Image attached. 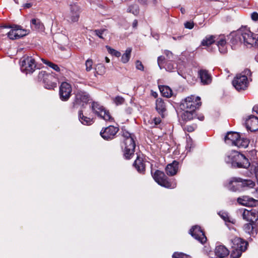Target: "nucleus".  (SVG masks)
I'll return each instance as SVG.
<instances>
[{"instance_id": "nucleus-4", "label": "nucleus", "mask_w": 258, "mask_h": 258, "mask_svg": "<svg viewBox=\"0 0 258 258\" xmlns=\"http://www.w3.org/2000/svg\"><path fill=\"white\" fill-rule=\"evenodd\" d=\"M153 177L155 181L162 186L168 188H174L176 187L175 180H168L164 173L161 171L156 170L153 174Z\"/></svg>"}, {"instance_id": "nucleus-20", "label": "nucleus", "mask_w": 258, "mask_h": 258, "mask_svg": "<svg viewBox=\"0 0 258 258\" xmlns=\"http://www.w3.org/2000/svg\"><path fill=\"white\" fill-rule=\"evenodd\" d=\"M237 202L244 206L255 207L257 204V201L247 196H243L237 199Z\"/></svg>"}, {"instance_id": "nucleus-13", "label": "nucleus", "mask_w": 258, "mask_h": 258, "mask_svg": "<svg viewBox=\"0 0 258 258\" xmlns=\"http://www.w3.org/2000/svg\"><path fill=\"white\" fill-rule=\"evenodd\" d=\"M191 235L200 243L204 244L207 241V237L199 226H193L189 231Z\"/></svg>"}, {"instance_id": "nucleus-58", "label": "nucleus", "mask_w": 258, "mask_h": 258, "mask_svg": "<svg viewBox=\"0 0 258 258\" xmlns=\"http://www.w3.org/2000/svg\"><path fill=\"white\" fill-rule=\"evenodd\" d=\"M139 10L138 7L136 6L135 7V10L133 11V13L134 15H136L139 13Z\"/></svg>"}, {"instance_id": "nucleus-15", "label": "nucleus", "mask_w": 258, "mask_h": 258, "mask_svg": "<svg viewBox=\"0 0 258 258\" xmlns=\"http://www.w3.org/2000/svg\"><path fill=\"white\" fill-rule=\"evenodd\" d=\"M118 131V127H115L113 125H109V126L105 128L103 131L102 130L100 132V134L104 139L109 140L113 139Z\"/></svg>"}, {"instance_id": "nucleus-16", "label": "nucleus", "mask_w": 258, "mask_h": 258, "mask_svg": "<svg viewBox=\"0 0 258 258\" xmlns=\"http://www.w3.org/2000/svg\"><path fill=\"white\" fill-rule=\"evenodd\" d=\"M128 138L129 133L127 131H122L120 146L123 152V156L126 159L129 158V149H128Z\"/></svg>"}, {"instance_id": "nucleus-28", "label": "nucleus", "mask_w": 258, "mask_h": 258, "mask_svg": "<svg viewBox=\"0 0 258 258\" xmlns=\"http://www.w3.org/2000/svg\"><path fill=\"white\" fill-rule=\"evenodd\" d=\"M217 40V45L220 52L223 54L227 52V43L225 37L220 36Z\"/></svg>"}, {"instance_id": "nucleus-63", "label": "nucleus", "mask_w": 258, "mask_h": 258, "mask_svg": "<svg viewBox=\"0 0 258 258\" xmlns=\"http://www.w3.org/2000/svg\"><path fill=\"white\" fill-rule=\"evenodd\" d=\"M199 119L200 120H203L204 119V116H201L200 117H199Z\"/></svg>"}, {"instance_id": "nucleus-21", "label": "nucleus", "mask_w": 258, "mask_h": 258, "mask_svg": "<svg viewBox=\"0 0 258 258\" xmlns=\"http://www.w3.org/2000/svg\"><path fill=\"white\" fill-rule=\"evenodd\" d=\"M198 76L200 78L201 83L204 85H208L212 82V77L208 71L206 70H201L198 72Z\"/></svg>"}, {"instance_id": "nucleus-22", "label": "nucleus", "mask_w": 258, "mask_h": 258, "mask_svg": "<svg viewBox=\"0 0 258 258\" xmlns=\"http://www.w3.org/2000/svg\"><path fill=\"white\" fill-rule=\"evenodd\" d=\"M244 231L253 237L257 234L258 227L256 223H249L245 224L243 226Z\"/></svg>"}, {"instance_id": "nucleus-43", "label": "nucleus", "mask_w": 258, "mask_h": 258, "mask_svg": "<svg viewBox=\"0 0 258 258\" xmlns=\"http://www.w3.org/2000/svg\"><path fill=\"white\" fill-rule=\"evenodd\" d=\"M130 146L133 147V150L134 151V150L136 148V139L134 135L130 134Z\"/></svg>"}, {"instance_id": "nucleus-35", "label": "nucleus", "mask_w": 258, "mask_h": 258, "mask_svg": "<svg viewBox=\"0 0 258 258\" xmlns=\"http://www.w3.org/2000/svg\"><path fill=\"white\" fill-rule=\"evenodd\" d=\"M183 111L181 117L184 120H188L192 119L194 117V114L195 111H191L190 110H182Z\"/></svg>"}, {"instance_id": "nucleus-17", "label": "nucleus", "mask_w": 258, "mask_h": 258, "mask_svg": "<svg viewBox=\"0 0 258 258\" xmlns=\"http://www.w3.org/2000/svg\"><path fill=\"white\" fill-rule=\"evenodd\" d=\"M242 178L240 177H232L226 185L227 188L233 191L241 190V183Z\"/></svg>"}, {"instance_id": "nucleus-44", "label": "nucleus", "mask_w": 258, "mask_h": 258, "mask_svg": "<svg viewBox=\"0 0 258 258\" xmlns=\"http://www.w3.org/2000/svg\"><path fill=\"white\" fill-rule=\"evenodd\" d=\"M173 258H189V256L182 252H174L172 255Z\"/></svg>"}, {"instance_id": "nucleus-39", "label": "nucleus", "mask_w": 258, "mask_h": 258, "mask_svg": "<svg viewBox=\"0 0 258 258\" xmlns=\"http://www.w3.org/2000/svg\"><path fill=\"white\" fill-rule=\"evenodd\" d=\"M194 147V145L192 139L188 135L186 136V145L185 147L187 152H190L192 148Z\"/></svg>"}, {"instance_id": "nucleus-2", "label": "nucleus", "mask_w": 258, "mask_h": 258, "mask_svg": "<svg viewBox=\"0 0 258 258\" xmlns=\"http://www.w3.org/2000/svg\"><path fill=\"white\" fill-rule=\"evenodd\" d=\"M225 161L232 166L238 168H247L250 166V162L244 155L235 151H232L226 154Z\"/></svg>"}, {"instance_id": "nucleus-7", "label": "nucleus", "mask_w": 258, "mask_h": 258, "mask_svg": "<svg viewBox=\"0 0 258 258\" xmlns=\"http://www.w3.org/2000/svg\"><path fill=\"white\" fill-rule=\"evenodd\" d=\"M92 111L99 117L106 121L112 122L113 118L111 117L109 112L106 110L102 105L96 102L92 103Z\"/></svg>"}, {"instance_id": "nucleus-18", "label": "nucleus", "mask_w": 258, "mask_h": 258, "mask_svg": "<svg viewBox=\"0 0 258 258\" xmlns=\"http://www.w3.org/2000/svg\"><path fill=\"white\" fill-rule=\"evenodd\" d=\"M245 125L247 130L255 132L258 130V117L254 115H249L245 120Z\"/></svg>"}, {"instance_id": "nucleus-62", "label": "nucleus", "mask_w": 258, "mask_h": 258, "mask_svg": "<svg viewBox=\"0 0 258 258\" xmlns=\"http://www.w3.org/2000/svg\"><path fill=\"white\" fill-rule=\"evenodd\" d=\"M105 61H106L107 63H108V62H109V61H110V59H109L107 57H105Z\"/></svg>"}, {"instance_id": "nucleus-27", "label": "nucleus", "mask_w": 258, "mask_h": 258, "mask_svg": "<svg viewBox=\"0 0 258 258\" xmlns=\"http://www.w3.org/2000/svg\"><path fill=\"white\" fill-rule=\"evenodd\" d=\"M229 253L228 249L223 245L217 246L215 249V255L219 257H225Z\"/></svg>"}, {"instance_id": "nucleus-48", "label": "nucleus", "mask_w": 258, "mask_h": 258, "mask_svg": "<svg viewBox=\"0 0 258 258\" xmlns=\"http://www.w3.org/2000/svg\"><path fill=\"white\" fill-rule=\"evenodd\" d=\"M164 53L166 55L167 59H168L169 61H171L173 58V53L172 52L167 50H165Z\"/></svg>"}, {"instance_id": "nucleus-24", "label": "nucleus", "mask_w": 258, "mask_h": 258, "mask_svg": "<svg viewBox=\"0 0 258 258\" xmlns=\"http://www.w3.org/2000/svg\"><path fill=\"white\" fill-rule=\"evenodd\" d=\"M133 167L140 173H143L145 170V165L142 158L137 156L136 159L134 161Z\"/></svg>"}, {"instance_id": "nucleus-9", "label": "nucleus", "mask_w": 258, "mask_h": 258, "mask_svg": "<svg viewBox=\"0 0 258 258\" xmlns=\"http://www.w3.org/2000/svg\"><path fill=\"white\" fill-rule=\"evenodd\" d=\"M237 213L241 214L243 219L250 223H255L258 220V211L255 209H241L237 211Z\"/></svg>"}, {"instance_id": "nucleus-36", "label": "nucleus", "mask_w": 258, "mask_h": 258, "mask_svg": "<svg viewBox=\"0 0 258 258\" xmlns=\"http://www.w3.org/2000/svg\"><path fill=\"white\" fill-rule=\"evenodd\" d=\"M95 74L98 75H103L106 72V68L105 66L101 64H97L95 68Z\"/></svg>"}, {"instance_id": "nucleus-32", "label": "nucleus", "mask_w": 258, "mask_h": 258, "mask_svg": "<svg viewBox=\"0 0 258 258\" xmlns=\"http://www.w3.org/2000/svg\"><path fill=\"white\" fill-rule=\"evenodd\" d=\"M160 91L162 95L167 98L172 95V90L167 86H159Z\"/></svg>"}, {"instance_id": "nucleus-51", "label": "nucleus", "mask_w": 258, "mask_h": 258, "mask_svg": "<svg viewBox=\"0 0 258 258\" xmlns=\"http://www.w3.org/2000/svg\"><path fill=\"white\" fill-rule=\"evenodd\" d=\"M194 23L193 22L191 21H188L184 23V27L186 28L191 29L194 28Z\"/></svg>"}, {"instance_id": "nucleus-37", "label": "nucleus", "mask_w": 258, "mask_h": 258, "mask_svg": "<svg viewBox=\"0 0 258 258\" xmlns=\"http://www.w3.org/2000/svg\"><path fill=\"white\" fill-rule=\"evenodd\" d=\"M42 61H43V62L44 63L46 64L47 66H48V67H49L50 68H51V69L54 70V71H55L57 72H59L60 71V69L58 65H57L55 63H53V62H50L48 60L43 59V58H42Z\"/></svg>"}, {"instance_id": "nucleus-26", "label": "nucleus", "mask_w": 258, "mask_h": 258, "mask_svg": "<svg viewBox=\"0 0 258 258\" xmlns=\"http://www.w3.org/2000/svg\"><path fill=\"white\" fill-rule=\"evenodd\" d=\"M156 109L158 112L161 115L162 117H164V112L166 111V105L163 100L158 98L156 102Z\"/></svg>"}, {"instance_id": "nucleus-64", "label": "nucleus", "mask_w": 258, "mask_h": 258, "mask_svg": "<svg viewBox=\"0 0 258 258\" xmlns=\"http://www.w3.org/2000/svg\"><path fill=\"white\" fill-rule=\"evenodd\" d=\"M255 59L258 62V54L255 56Z\"/></svg>"}, {"instance_id": "nucleus-50", "label": "nucleus", "mask_w": 258, "mask_h": 258, "mask_svg": "<svg viewBox=\"0 0 258 258\" xmlns=\"http://www.w3.org/2000/svg\"><path fill=\"white\" fill-rule=\"evenodd\" d=\"M165 59V57L163 56H160L158 57V60H157L159 68H160V69H162V65Z\"/></svg>"}, {"instance_id": "nucleus-53", "label": "nucleus", "mask_w": 258, "mask_h": 258, "mask_svg": "<svg viewBox=\"0 0 258 258\" xmlns=\"http://www.w3.org/2000/svg\"><path fill=\"white\" fill-rule=\"evenodd\" d=\"M185 129L188 132H193L195 130V127L193 126H189L187 125Z\"/></svg>"}, {"instance_id": "nucleus-45", "label": "nucleus", "mask_w": 258, "mask_h": 258, "mask_svg": "<svg viewBox=\"0 0 258 258\" xmlns=\"http://www.w3.org/2000/svg\"><path fill=\"white\" fill-rule=\"evenodd\" d=\"M166 70L169 72L173 71L175 68V64L172 62H167L165 67Z\"/></svg>"}, {"instance_id": "nucleus-19", "label": "nucleus", "mask_w": 258, "mask_h": 258, "mask_svg": "<svg viewBox=\"0 0 258 258\" xmlns=\"http://www.w3.org/2000/svg\"><path fill=\"white\" fill-rule=\"evenodd\" d=\"M81 10L80 7L74 4L70 5V12L69 15L70 20L72 22H76L79 20Z\"/></svg>"}, {"instance_id": "nucleus-52", "label": "nucleus", "mask_w": 258, "mask_h": 258, "mask_svg": "<svg viewBox=\"0 0 258 258\" xmlns=\"http://www.w3.org/2000/svg\"><path fill=\"white\" fill-rule=\"evenodd\" d=\"M251 18L252 20L256 21L258 20V13L256 12H253L251 14Z\"/></svg>"}, {"instance_id": "nucleus-40", "label": "nucleus", "mask_w": 258, "mask_h": 258, "mask_svg": "<svg viewBox=\"0 0 258 258\" xmlns=\"http://www.w3.org/2000/svg\"><path fill=\"white\" fill-rule=\"evenodd\" d=\"M93 61L92 59L88 58L85 62V65L86 71L87 72H90L93 69Z\"/></svg>"}, {"instance_id": "nucleus-3", "label": "nucleus", "mask_w": 258, "mask_h": 258, "mask_svg": "<svg viewBox=\"0 0 258 258\" xmlns=\"http://www.w3.org/2000/svg\"><path fill=\"white\" fill-rule=\"evenodd\" d=\"M248 242L239 237L231 240V258H239L247 247Z\"/></svg>"}, {"instance_id": "nucleus-11", "label": "nucleus", "mask_w": 258, "mask_h": 258, "mask_svg": "<svg viewBox=\"0 0 258 258\" xmlns=\"http://www.w3.org/2000/svg\"><path fill=\"white\" fill-rule=\"evenodd\" d=\"M89 101V95L85 92L78 90L75 94V99L73 102V107L78 108L80 106L83 105Z\"/></svg>"}, {"instance_id": "nucleus-29", "label": "nucleus", "mask_w": 258, "mask_h": 258, "mask_svg": "<svg viewBox=\"0 0 258 258\" xmlns=\"http://www.w3.org/2000/svg\"><path fill=\"white\" fill-rule=\"evenodd\" d=\"M241 185V190H243L253 188L255 186V184L253 181L250 179H242Z\"/></svg>"}, {"instance_id": "nucleus-49", "label": "nucleus", "mask_w": 258, "mask_h": 258, "mask_svg": "<svg viewBox=\"0 0 258 258\" xmlns=\"http://www.w3.org/2000/svg\"><path fill=\"white\" fill-rule=\"evenodd\" d=\"M135 64L136 68L137 70L142 71H144V67L141 61L140 60H137Z\"/></svg>"}, {"instance_id": "nucleus-41", "label": "nucleus", "mask_w": 258, "mask_h": 258, "mask_svg": "<svg viewBox=\"0 0 258 258\" xmlns=\"http://www.w3.org/2000/svg\"><path fill=\"white\" fill-rule=\"evenodd\" d=\"M219 216L225 221L233 223V220H231L230 218L229 217L228 214L226 212H220L219 213Z\"/></svg>"}, {"instance_id": "nucleus-42", "label": "nucleus", "mask_w": 258, "mask_h": 258, "mask_svg": "<svg viewBox=\"0 0 258 258\" xmlns=\"http://www.w3.org/2000/svg\"><path fill=\"white\" fill-rule=\"evenodd\" d=\"M106 31L105 29H97L92 31V33L101 39H103V34Z\"/></svg>"}, {"instance_id": "nucleus-34", "label": "nucleus", "mask_w": 258, "mask_h": 258, "mask_svg": "<svg viewBox=\"0 0 258 258\" xmlns=\"http://www.w3.org/2000/svg\"><path fill=\"white\" fill-rule=\"evenodd\" d=\"M216 36L214 35H207L202 41L201 44L203 46H209L215 41Z\"/></svg>"}, {"instance_id": "nucleus-1", "label": "nucleus", "mask_w": 258, "mask_h": 258, "mask_svg": "<svg viewBox=\"0 0 258 258\" xmlns=\"http://www.w3.org/2000/svg\"><path fill=\"white\" fill-rule=\"evenodd\" d=\"M232 36L231 41L233 44L240 43L247 47L258 46V35L253 33L246 26L241 27Z\"/></svg>"}, {"instance_id": "nucleus-12", "label": "nucleus", "mask_w": 258, "mask_h": 258, "mask_svg": "<svg viewBox=\"0 0 258 258\" xmlns=\"http://www.w3.org/2000/svg\"><path fill=\"white\" fill-rule=\"evenodd\" d=\"M9 27L11 28V29L8 32L7 35L10 39H18L26 35L27 34V31L22 29L20 26L15 25L14 26Z\"/></svg>"}, {"instance_id": "nucleus-25", "label": "nucleus", "mask_w": 258, "mask_h": 258, "mask_svg": "<svg viewBox=\"0 0 258 258\" xmlns=\"http://www.w3.org/2000/svg\"><path fill=\"white\" fill-rule=\"evenodd\" d=\"M178 168V162L176 161L167 165L165 170L167 175L173 176L176 174Z\"/></svg>"}, {"instance_id": "nucleus-59", "label": "nucleus", "mask_w": 258, "mask_h": 258, "mask_svg": "<svg viewBox=\"0 0 258 258\" xmlns=\"http://www.w3.org/2000/svg\"><path fill=\"white\" fill-rule=\"evenodd\" d=\"M32 4L31 3H26L23 5L24 8H30L32 7Z\"/></svg>"}, {"instance_id": "nucleus-6", "label": "nucleus", "mask_w": 258, "mask_h": 258, "mask_svg": "<svg viewBox=\"0 0 258 258\" xmlns=\"http://www.w3.org/2000/svg\"><path fill=\"white\" fill-rule=\"evenodd\" d=\"M201 105V98L194 95L187 97L180 105L182 110H190L195 111Z\"/></svg>"}, {"instance_id": "nucleus-54", "label": "nucleus", "mask_w": 258, "mask_h": 258, "mask_svg": "<svg viewBox=\"0 0 258 258\" xmlns=\"http://www.w3.org/2000/svg\"><path fill=\"white\" fill-rule=\"evenodd\" d=\"M161 121V119L159 117H155L154 119V122L155 125H158L160 124Z\"/></svg>"}, {"instance_id": "nucleus-30", "label": "nucleus", "mask_w": 258, "mask_h": 258, "mask_svg": "<svg viewBox=\"0 0 258 258\" xmlns=\"http://www.w3.org/2000/svg\"><path fill=\"white\" fill-rule=\"evenodd\" d=\"M248 144L249 140L248 139L244 138H241L240 136H239L233 146H236L238 148H245L248 146Z\"/></svg>"}, {"instance_id": "nucleus-31", "label": "nucleus", "mask_w": 258, "mask_h": 258, "mask_svg": "<svg viewBox=\"0 0 258 258\" xmlns=\"http://www.w3.org/2000/svg\"><path fill=\"white\" fill-rule=\"evenodd\" d=\"M31 27L32 29L35 30H42L44 29L43 24L38 19H32Z\"/></svg>"}, {"instance_id": "nucleus-46", "label": "nucleus", "mask_w": 258, "mask_h": 258, "mask_svg": "<svg viewBox=\"0 0 258 258\" xmlns=\"http://www.w3.org/2000/svg\"><path fill=\"white\" fill-rule=\"evenodd\" d=\"M106 48L108 51V52L116 57H119L120 56L121 54L119 51L115 50V49L111 48L110 47L107 46Z\"/></svg>"}, {"instance_id": "nucleus-23", "label": "nucleus", "mask_w": 258, "mask_h": 258, "mask_svg": "<svg viewBox=\"0 0 258 258\" xmlns=\"http://www.w3.org/2000/svg\"><path fill=\"white\" fill-rule=\"evenodd\" d=\"M239 136L240 135L237 132H229L225 137V142L228 145H233Z\"/></svg>"}, {"instance_id": "nucleus-56", "label": "nucleus", "mask_w": 258, "mask_h": 258, "mask_svg": "<svg viewBox=\"0 0 258 258\" xmlns=\"http://www.w3.org/2000/svg\"><path fill=\"white\" fill-rule=\"evenodd\" d=\"M138 2L143 5H147L148 4V0H138Z\"/></svg>"}, {"instance_id": "nucleus-33", "label": "nucleus", "mask_w": 258, "mask_h": 258, "mask_svg": "<svg viewBox=\"0 0 258 258\" xmlns=\"http://www.w3.org/2000/svg\"><path fill=\"white\" fill-rule=\"evenodd\" d=\"M79 118L81 123L84 125H90L94 122L92 118L84 116L82 111H79Z\"/></svg>"}, {"instance_id": "nucleus-57", "label": "nucleus", "mask_w": 258, "mask_h": 258, "mask_svg": "<svg viewBox=\"0 0 258 258\" xmlns=\"http://www.w3.org/2000/svg\"><path fill=\"white\" fill-rule=\"evenodd\" d=\"M254 174L258 183V166L255 167L254 168Z\"/></svg>"}, {"instance_id": "nucleus-10", "label": "nucleus", "mask_w": 258, "mask_h": 258, "mask_svg": "<svg viewBox=\"0 0 258 258\" xmlns=\"http://www.w3.org/2000/svg\"><path fill=\"white\" fill-rule=\"evenodd\" d=\"M248 78L245 75H237L232 81L233 86L238 91L244 90L248 86Z\"/></svg>"}, {"instance_id": "nucleus-14", "label": "nucleus", "mask_w": 258, "mask_h": 258, "mask_svg": "<svg viewBox=\"0 0 258 258\" xmlns=\"http://www.w3.org/2000/svg\"><path fill=\"white\" fill-rule=\"evenodd\" d=\"M72 92L71 85L67 82L61 83L59 87L60 98L62 101H67L70 97Z\"/></svg>"}, {"instance_id": "nucleus-5", "label": "nucleus", "mask_w": 258, "mask_h": 258, "mask_svg": "<svg viewBox=\"0 0 258 258\" xmlns=\"http://www.w3.org/2000/svg\"><path fill=\"white\" fill-rule=\"evenodd\" d=\"M21 71L27 74H32L36 68L35 58L27 55L23 56L20 60Z\"/></svg>"}, {"instance_id": "nucleus-47", "label": "nucleus", "mask_w": 258, "mask_h": 258, "mask_svg": "<svg viewBox=\"0 0 258 258\" xmlns=\"http://www.w3.org/2000/svg\"><path fill=\"white\" fill-rule=\"evenodd\" d=\"M129 60V50L127 49L121 57V61L123 63H126Z\"/></svg>"}, {"instance_id": "nucleus-55", "label": "nucleus", "mask_w": 258, "mask_h": 258, "mask_svg": "<svg viewBox=\"0 0 258 258\" xmlns=\"http://www.w3.org/2000/svg\"><path fill=\"white\" fill-rule=\"evenodd\" d=\"M243 73V74H242V75H245L247 77H248V76L251 75V72L248 69L245 70Z\"/></svg>"}, {"instance_id": "nucleus-8", "label": "nucleus", "mask_w": 258, "mask_h": 258, "mask_svg": "<svg viewBox=\"0 0 258 258\" xmlns=\"http://www.w3.org/2000/svg\"><path fill=\"white\" fill-rule=\"evenodd\" d=\"M38 78L39 80H42L44 87L46 89H53L57 86L56 79L51 74L41 71L39 72Z\"/></svg>"}, {"instance_id": "nucleus-61", "label": "nucleus", "mask_w": 258, "mask_h": 258, "mask_svg": "<svg viewBox=\"0 0 258 258\" xmlns=\"http://www.w3.org/2000/svg\"><path fill=\"white\" fill-rule=\"evenodd\" d=\"M182 36H178L177 37V38L175 37H173V39L175 40H177V39H181L182 38Z\"/></svg>"}, {"instance_id": "nucleus-38", "label": "nucleus", "mask_w": 258, "mask_h": 258, "mask_svg": "<svg viewBox=\"0 0 258 258\" xmlns=\"http://www.w3.org/2000/svg\"><path fill=\"white\" fill-rule=\"evenodd\" d=\"M111 100L116 105H120L124 103L125 99L124 98L120 96H116L114 97H112Z\"/></svg>"}, {"instance_id": "nucleus-60", "label": "nucleus", "mask_w": 258, "mask_h": 258, "mask_svg": "<svg viewBox=\"0 0 258 258\" xmlns=\"http://www.w3.org/2000/svg\"><path fill=\"white\" fill-rule=\"evenodd\" d=\"M137 25H138V21L137 20H135L134 21L133 23V27L134 28H136L137 26Z\"/></svg>"}]
</instances>
